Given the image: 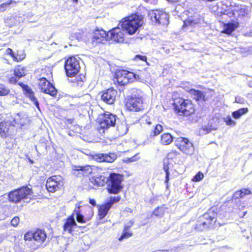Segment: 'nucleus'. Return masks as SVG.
<instances>
[{
    "instance_id": "nucleus-46",
    "label": "nucleus",
    "mask_w": 252,
    "mask_h": 252,
    "mask_svg": "<svg viewBox=\"0 0 252 252\" xmlns=\"http://www.w3.org/2000/svg\"><path fill=\"white\" fill-rule=\"evenodd\" d=\"M64 122L67 125L68 128H71V126H69V125L72 126L74 123V120L73 119H66L65 121H64Z\"/></svg>"
},
{
    "instance_id": "nucleus-54",
    "label": "nucleus",
    "mask_w": 252,
    "mask_h": 252,
    "mask_svg": "<svg viewBox=\"0 0 252 252\" xmlns=\"http://www.w3.org/2000/svg\"><path fill=\"white\" fill-rule=\"evenodd\" d=\"M203 129L204 130H206L207 133H209V132H211V130H212V129H211V128H208V127H203Z\"/></svg>"
},
{
    "instance_id": "nucleus-1",
    "label": "nucleus",
    "mask_w": 252,
    "mask_h": 252,
    "mask_svg": "<svg viewBox=\"0 0 252 252\" xmlns=\"http://www.w3.org/2000/svg\"><path fill=\"white\" fill-rule=\"evenodd\" d=\"M46 238L44 231L38 229L35 232H28L25 234L24 240L26 246L31 251L38 249Z\"/></svg>"
},
{
    "instance_id": "nucleus-21",
    "label": "nucleus",
    "mask_w": 252,
    "mask_h": 252,
    "mask_svg": "<svg viewBox=\"0 0 252 252\" xmlns=\"http://www.w3.org/2000/svg\"><path fill=\"white\" fill-rule=\"evenodd\" d=\"M67 77V81L70 83L72 86L75 87H82L83 85L85 77L83 74H72L66 75Z\"/></svg>"
},
{
    "instance_id": "nucleus-48",
    "label": "nucleus",
    "mask_w": 252,
    "mask_h": 252,
    "mask_svg": "<svg viewBox=\"0 0 252 252\" xmlns=\"http://www.w3.org/2000/svg\"><path fill=\"white\" fill-rule=\"evenodd\" d=\"M19 79H18V77H17V76H14L9 78V82L11 84H15L18 81Z\"/></svg>"
},
{
    "instance_id": "nucleus-52",
    "label": "nucleus",
    "mask_w": 252,
    "mask_h": 252,
    "mask_svg": "<svg viewBox=\"0 0 252 252\" xmlns=\"http://www.w3.org/2000/svg\"><path fill=\"white\" fill-rule=\"evenodd\" d=\"M15 58H17V60L20 59L21 60L19 61V62H21L25 58V56H18V55L15 56Z\"/></svg>"
},
{
    "instance_id": "nucleus-13",
    "label": "nucleus",
    "mask_w": 252,
    "mask_h": 252,
    "mask_svg": "<svg viewBox=\"0 0 252 252\" xmlns=\"http://www.w3.org/2000/svg\"><path fill=\"white\" fill-rule=\"evenodd\" d=\"M38 88L44 93L51 96L56 95L57 91L54 86L45 77L38 79Z\"/></svg>"
},
{
    "instance_id": "nucleus-44",
    "label": "nucleus",
    "mask_w": 252,
    "mask_h": 252,
    "mask_svg": "<svg viewBox=\"0 0 252 252\" xmlns=\"http://www.w3.org/2000/svg\"><path fill=\"white\" fill-rule=\"evenodd\" d=\"M19 221L20 219L19 217H15L12 219L11 224L13 226H17L19 223Z\"/></svg>"
},
{
    "instance_id": "nucleus-38",
    "label": "nucleus",
    "mask_w": 252,
    "mask_h": 252,
    "mask_svg": "<svg viewBox=\"0 0 252 252\" xmlns=\"http://www.w3.org/2000/svg\"><path fill=\"white\" fill-rule=\"evenodd\" d=\"M223 121L228 126H234L236 125V122L231 119L230 116H227L224 118Z\"/></svg>"
},
{
    "instance_id": "nucleus-30",
    "label": "nucleus",
    "mask_w": 252,
    "mask_h": 252,
    "mask_svg": "<svg viewBox=\"0 0 252 252\" xmlns=\"http://www.w3.org/2000/svg\"><path fill=\"white\" fill-rule=\"evenodd\" d=\"M117 130L121 135L126 134L128 131V127L125 122L122 123L117 125Z\"/></svg>"
},
{
    "instance_id": "nucleus-51",
    "label": "nucleus",
    "mask_w": 252,
    "mask_h": 252,
    "mask_svg": "<svg viewBox=\"0 0 252 252\" xmlns=\"http://www.w3.org/2000/svg\"><path fill=\"white\" fill-rule=\"evenodd\" d=\"M176 251V249H172L169 250H162V251H159L158 252H175Z\"/></svg>"
},
{
    "instance_id": "nucleus-7",
    "label": "nucleus",
    "mask_w": 252,
    "mask_h": 252,
    "mask_svg": "<svg viewBox=\"0 0 252 252\" xmlns=\"http://www.w3.org/2000/svg\"><path fill=\"white\" fill-rule=\"evenodd\" d=\"M136 78V75L130 71L126 70H121L117 71L116 79L120 85H126L129 82H133Z\"/></svg>"
},
{
    "instance_id": "nucleus-50",
    "label": "nucleus",
    "mask_w": 252,
    "mask_h": 252,
    "mask_svg": "<svg viewBox=\"0 0 252 252\" xmlns=\"http://www.w3.org/2000/svg\"><path fill=\"white\" fill-rule=\"evenodd\" d=\"M135 59L140 60L143 61H146L147 57L145 56L138 55L135 56Z\"/></svg>"
},
{
    "instance_id": "nucleus-3",
    "label": "nucleus",
    "mask_w": 252,
    "mask_h": 252,
    "mask_svg": "<svg viewBox=\"0 0 252 252\" xmlns=\"http://www.w3.org/2000/svg\"><path fill=\"white\" fill-rule=\"evenodd\" d=\"M32 191L28 187H23L20 189L11 191L8 194V198L10 202L18 203L21 200L25 202H29Z\"/></svg>"
},
{
    "instance_id": "nucleus-57",
    "label": "nucleus",
    "mask_w": 252,
    "mask_h": 252,
    "mask_svg": "<svg viewBox=\"0 0 252 252\" xmlns=\"http://www.w3.org/2000/svg\"><path fill=\"white\" fill-rule=\"evenodd\" d=\"M148 124L149 125H151V122H148Z\"/></svg>"
},
{
    "instance_id": "nucleus-28",
    "label": "nucleus",
    "mask_w": 252,
    "mask_h": 252,
    "mask_svg": "<svg viewBox=\"0 0 252 252\" xmlns=\"http://www.w3.org/2000/svg\"><path fill=\"white\" fill-rule=\"evenodd\" d=\"M189 92L190 94L194 95V98L196 99V100L203 101H205L206 100L205 95L202 92L194 89H191L189 90Z\"/></svg>"
},
{
    "instance_id": "nucleus-17",
    "label": "nucleus",
    "mask_w": 252,
    "mask_h": 252,
    "mask_svg": "<svg viewBox=\"0 0 252 252\" xmlns=\"http://www.w3.org/2000/svg\"><path fill=\"white\" fill-rule=\"evenodd\" d=\"M126 106L130 111L137 112L142 109L143 101L140 97H131L128 100Z\"/></svg>"
},
{
    "instance_id": "nucleus-22",
    "label": "nucleus",
    "mask_w": 252,
    "mask_h": 252,
    "mask_svg": "<svg viewBox=\"0 0 252 252\" xmlns=\"http://www.w3.org/2000/svg\"><path fill=\"white\" fill-rule=\"evenodd\" d=\"M11 119L12 120H10V124L12 126H14L16 124L24 126L26 125L27 122L26 117L22 113L14 114L11 116Z\"/></svg>"
},
{
    "instance_id": "nucleus-34",
    "label": "nucleus",
    "mask_w": 252,
    "mask_h": 252,
    "mask_svg": "<svg viewBox=\"0 0 252 252\" xmlns=\"http://www.w3.org/2000/svg\"><path fill=\"white\" fill-rule=\"evenodd\" d=\"M14 2L12 0H8L5 2H4L0 5V11L4 12L6 10L10 8V5Z\"/></svg>"
},
{
    "instance_id": "nucleus-12",
    "label": "nucleus",
    "mask_w": 252,
    "mask_h": 252,
    "mask_svg": "<svg viewBox=\"0 0 252 252\" xmlns=\"http://www.w3.org/2000/svg\"><path fill=\"white\" fill-rule=\"evenodd\" d=\"M149 15L152 22H155L156 24L162 25L168 24V14L162 10H152L150 12Z\"/></svg>"
},
{
    "instance_id": "nucleus-4",
    "label": "nucleus",
    "mask_w": 252,
    "mask_h": 252,
    "mask_svg": "<svg viewBox=\"0 0 252 252\" xmlns=\"http://www.w3.org/2000/svg\"><path fill=\"white\" fill-rule=\"evenodd\" d=\"M176 111L180 115L188 116L194 112L193 104L188 99H180L174 103Z\"/></svg>"
},
{
    "instance_id": "nucleus-8",
    "label": "nucleus",
    "mask_w": 252,
    "mask_h": 252,
    "mask_svg": "<svg viewBox=\"0 0 252 252\" xmlns=\"http://www.w3.org/2000/svg\"><path fill=\"white\" fill-rule=\"evenodd\" d=\"M175 142L176 147L183 153L189 155L193 153V145L188 139L183 137H179L176 139Z\"/></svg>"
},
{
    "instance_id": "nucleus-6",
    "label": "nucleus",
    "mask_w": 252,
    "mask_h": 252,
    "mask_svg": "<svg viewBox=\"0 0 252 252\" xmlns=\"http://www.w3.org/2000/svg\"><path fill=\"white\" fill-rule=\"evenodd\" d=\"M122 176L120 174L113 173L108 178V190L112 193H118L122 188Z\"/></svg>"
},
{
    "instance_id": "nucleus-9",
    "label": "nucleus",
    "mask_w": 252,
    "mask_h": 252,
    "mask_svg": "<svg viewBox=\"0 0 252 252\" xmlns=\"http://www.w3.org/2000/svg\"><path fill=\"white\" fill-rule=\"evenodd\" d=\"M117 117L116 115L106 112L101 114L99 117L100 127L103 129H107L113 126L116 123Z\"/></svg>"
},
{
    "instance_id": "nucleus-36",
    "label": "nucleus",
    "mask_w": 252,
    "mask_h": 252,
    "mask_svg": "<svg viewBox=\"0 0 252 252\" xmlns=\"http://www.w3.org/2000/svg\"><path fill=\"white\" fill-rule=\"evenodd\" d=\"M10 90L4 85L0 84V96H4L8 94Z\"/></svg>"
},
{
    "instance_id": "nucleus-43",
    "label": "nucleus",
    "mask_w": 252,
    "mask_h": 252,
    "mask_svg": "<svg viewBox=\"0 0 252 252\" xmlns=\"http://www.w3.org/2000/svg\"><path fill=\"white\" fill-rule=\"evenodd\" d=\"M163 169L166 173V179H165V183L167 184V186L168 183V182L169 180V175H170V173L169 172V168H168V166L164 165L163 167Z\"/></svg>"
},
{
    "instance_id": "nucleus-26",
    "label": "nucleus",
    "mask_w": 252,
    "mask_h": 252,
    "mask_svg": "<svg viewBox=\"0 0 252 252\" xmlns=\"http://www.w3.org/2000/svg\"><path fill=\"white\" fill-rule=\"evenodd\" d=\"M110 208V205L108 204L107 203L100 206L98 208V216L99 219H103L106 216Z\"/></svg>"
},
{
    "instance_id": "nucleus-45",
    "label": "nucleus",
    "mask_w": 252,
    "mask_h": 252,
    "mask_svg": "<svg viewBox=\"0 0 252 252\" xmlns=\"http://www.w3.org/2000/svg\"><path fill=\"white\" fill-rule=\"evenodd\" d=\"M239 191L241 192V195L242 197H244L246 195H248L251 193V191L249 189H243L239 190Z\"/></svg>"
},
{
    "instance_id": "nucleus-24",
    "label": "nucleus",
    "mask_w": 252,
    "mask_h": 252,
    "mask_svg": "<svg viewBox=\"0 0 252 252\" xmlns=\"http://www.w3.org/2000/svg\"><path fill=\"white\" fill-rule=\"evenodd\" d=\"M133 224V222L132 221H130L125 226L123 233L119 239L120 241H122L123 239H127L132 236V233L129 231V229L132 226Z\"/></svg>"
},
{
    "instance_id": "nucleus-32",
    "label": "nucleus",
    "mask_w": 252,
    "mask_h": 252,
    "mask_svg": "<svg viewBox=\"0 0 252 252\" xmlns=\"http://www.w3.org/2000/svg\"><path fill=\"white\" fill-rule=\"evenodd\" d=\"M163 130V127L161 125L158 124L157 125L154 129L151 131L149 136L153 137L158 135Z\"/></svg>"
},
{
    "instance_id": "nucleus-15",
    "label": "nucleus",
    "mask_w": 252,
    "mask_h": 252,
    "mask_svg": "<svg viewBox=\"0 0 252 252\" xmlns=\"http://www.w3.org/2000/svg\"><path fill=\"white\" fill-rule=\"evenodd\" d=\"M107 37H108L109 40L122 43L124 41V31L119 28H114L107 32Z\"/></svg>"
},
{
    "instance_id": "nucleus-19",
    "label": "nucleus",
    "mask_w": 252,
    "mask_h": 252,
    "mask_svg": "<svg viewBox=\"0 0 252 252\" xmlns=\"http://www.w3.org/2000/svg\"><path fill=\"white\" fill-rule=\"evenodd\" d=\"M117 91L114 89H109L104 91L101 95V100L108 104H112L115 101Z\"/></svg>"
},
{
    "instance_id": "nucleus-49",
    "label": "nucleus",
    "mask_w": 252,
    "mask_h": 252,
    "mask_svg": "<svg viewBox=\"0 0 252 252\" xmlns=\"http://www.w3.org/2000/svg\"><path fill=\"white\" fill-rule=\"evenodd\" d=\"M239 198H242L241 195V192L239 190L235 192V193L233 195V199H238Z\"/></svg>"
},
{
    "instance_id": "nucleus-27",
    "label": "nucleus",
    "mask_w": 252,
    "mask_h": 252,
    "mask_svg": "<svg viewBox=\"0 0 252 252\" xmlns=\"http://www.w3.org/2000/svg\"><path fill=\"white\" fill-rule=\"evenodd\" d=\"M222 32L229 34L231 33L238 27L237 23H229L224 25Z\"/></svg>"
},
{
    "instance_id": "nucleus-14",
    "label": "nucleus",
    "mask_w": 252,
    "mask_h": 252,
    "mask_svg": "<svg viewBox=\"0 0 252 252\" xmlns=\"http://www.w3.org/2000/svg\"><path fill=\"white\" fill-rule=\"evenodd\" d=\"M63 182L57 176H53L47 180L46 188L49 192H55L63 187Z\"/></svg>"
},
{
    "instance_id": "nucleus-53",
    "label": "nucleus",
    "mask_w": 252,
    "mask_h": 252,
    "mask_svg": "<svg viewBox=\"0 0 252 252\" xmlns=\"http://www.w3.org/2000/svg\"><path fill=\"white\" fill-rule=\"evenodd\" d=\"M90 203L93 206H95L96 204L95 200L94 199H90L89 201Z\"/></svg>"
},
{
    "instance_id": "nucleus-2",
    "label": "nucleus",
    "mask_w": 252,
    "mask_h": 252,
    "mask_svg": "<svg viewBox=\"0 0 252 252\" xmlns=\"http://www.w3.org/2000/svg\"><path fill=\"white\" fill-rule=\"evenodd\" d=\"M144 23L143 17L141 15L132 14L124 18L122 22V27L130 35L135 33Z\"/></svg>"
},
{
    "instance_id": "nucleus-16",
    "label": "nucleus",
    "mask_w": 252,
    "mask_h": 252,
    "mask_svg": "<svg viewBox=\"0 0 252 252\" xmlns=\"http://www.w3.org/2000/svg\"><path fill=\"white\" fill-rule=\"evenodd\" d=\"M93 167L94 166L92 167L89 165L85 166L73 165L72 167V173L77 176H86L92 173Z\"/></svg>"
},
{
    "instance_id": "nucleus-10",
    "label": "nucleus",
    "mask_w": 252,
    "mask_h": 252,
    "mask_svg": "<svg viewBox=\"0 0 252 252\" xmlns=\"http://www.w3.org/2000/svg\"><path fill=\"white\" fill-rule=\"evenodd\" d=\"M204 218L205 220L199 222L196 224V229L198 230L203 231L211 227L213 223L217 220V214L212 211H209L207 213L204 214Z\"/></svg>"
},
{
    "instance_id": "nucleus-18",
    "label": "nucleus",
    "mask_w": 252,
    "mask_h": 252,
    "mask_svg": "<svg viewBox=\"0 0 252 252\" xmlns=\"http://www.w3.org/2000/svg\"><path fill=\"white\" fill-rule=\"evenodd\" d=\"M108 40L107 33L103 30H96L93 33L92 41L94 43L104 44Z\"/></svg>"
},
{
    "instance_id": "nucleus-47",
    "label": "nucleus",
    "mask_w": 252,
    "mask_h": 252,
    "mask_svg": "<svg viewBox=\"0 0 252 252\" xmlns=\"http://www.w3.org/2000/svg\"><path fill=\"white\" fill-rule=\"evenodd\" d=\"M139 158L137 155H135L131 158H127L125 159V161L126 162H133L136 161Z\"/></svg>"
},
{
    "instance_id": "nucleus-11",
    "label": "nucleus",
    "mask_w": 252,
    "mask_h": 252,
    "mask_svg": "<svg viewBox=\"0 0 252 252\" xmlns=\"http://www.w3.org/2000/svg\"><path fill=\"white\" fill-rule=\"evenodd\" d=\"M64 68L66 75L77 74L80 69L79 61L74 57H69L65 61Z\"/></svg>"
},
{
    "instance_id": "nucleus-42",
    "label": "nucleus",
    "mask_w": 252,
    "mask_h": 252,
    "mask_svg": "<svg viewBox=\"0 0 252 252\" xmlns=\"http://www.w3.org/2000/svg\"><path fill=\"white\" fill-rule=\"evenodd\" d=\"M6 53L7 54L11 56L14 61L19 62V61L21 60L20 59L17 60V58H15V55L14 54L12 50L10 48H7L6 50Z\"/></svg>"
},
{
    "instance_id": "nucleus-41",
    "label": "nucleus",
    "mask_w": 252,
    "mask_h": 252,
    "mask_svg": "<svg viewBox=\"0 0 252 252\" xmlns=\"http://www.w3.org/2000/svg\"><path fill=\"white\" fill-rule=\"evenodd\" d=\"M204 177L203 174L201 172H198L193 177L192 180L194 182L201 181Z\"/></svg>"
},
{
    "instance_id": "nucleus-39",
    "label": "nucleus",
    "mask_w": 252,
    "mask_h": 252,
    "mask_svg": "<svg viewBox=\"0 0 252 252\" xmlns=\"http://www.w3.org/2000/svg\"><path fill=\"white\" fill-rule=\"evenodd\" d=\"M104 154H95L93 156L94 159L97 162H104Z\"/></svg>"
},
{
    "instance_id": "nucleus-56",
    "label": "nucleus",
    "mask_w": 252,
    "mask_h": 252,
    "mask_svg": "<svg viewBox=\"0 0 252 252\" xmlns=\"http://www.w3.org/2000/svg\"><path fill=\"white\" fill-rule=\"evenodd\" d=\"M72 238H69V242H72Z\"/></svg>"
},
{
    "instance_id": "nucleus-37",
    "label": "nucleus",
    "mask_w": 252,
    "mask_h": 252,
    "mask_svg": "<svg viewBox=\"0 0 252 252\" xmlns=\"http://www.w3.org/2000/svg\"><path fill=\"white\" fill-rule=\"evenodd\" d=\"M246 9L245 8H243L242 6H237L233 10L234 12H237L239 15L244 16L245 14H247L246 12Z\"/></svg>"
},
{
    "instance_id": "nucleus-29",
    "label": "nucleus",
    "mask_w": 252,
    "mask_h": 252,
    "mask_svg": "<svg viewBox=\"0 0 252 252\" xmlns=\"http://www.w3.org/2000/svg\"><path fill=\"white\" fill-rule=\"evenodd\" d=\"M173 141L172 136L169 133H165L160 136V143L162 145H167Z\"/></svg>"
},
{
    "instance_id": "nucleus-20",
    "label": "nucleus",
    "mask_w": 252,
    "mask_h": 252,
    "mask_svg": "<svg viewBox=\"0 0 252 252\" xmlns=\"http://www.w3.org/2000/svg\"><path fill=\"white\" fill-rule=\"evenodd\" d=\"M19 85L22 87L23 91L26 96L29 97L36 108L40 110L39 104L37 99L34 96V94L32 90L27 85H25L22 83H19Z\"/></svg>"
},
{
    "instance_id": "nucleus-33",
    "label": "nucleus",
    "mask_w": 252,
    "mask_h": 252,
    "mask_svg": "<svg viewBox=\"0 0 252 252\" xmlns=\"http://www.w3.org/2000/svg\"><path fill=\"white\" fill-rule=\"evenodd\" d=\"M104 162L111 163L117 158V155L114 153L109 154H104Z\"/></svg>"
},
{
    "instance_id": "nucleus-23",
    "label": "nucleus",
    "mask_w": 252,
    "mask_h": 252,
    "mask_svg": "<svg viewBox=\"0 0 252 252\" xmlns=\"http://www.w3.org/2000/svg\"><path fill=\"white\" fill-rule=\"evenodd\" d=\"M108 178L104 175H99L98 176H94L90 179V181L93 185L97 186H103L107 182Z\"/></svg>"
},
{
    "instance_id": "nucleus-55",
    "label": "nucleus",
    "mask_w": 252,
    "mask_h": 252,
    "mask_svg": "<svg viewBox=\"0 0 252 252\" xmlns=\"http://www.w3.org/2000/svg\"><path fill=\"white\" fill-rule=\"evenodd\" d=\"M169 2H176L178 1V0H167Z\"/></svg>"
},
{
    "instance_id": "nucleus-35",
    "label": "nucleus",
    "mask_w": 252,
    "mask_h": 252,
    "mask_svg": "<svg viewBox=\"0 0 252 252\" xmlns=\"http://www.w3.org/2000/svg\"><path fill=\"white\" fill-rule=\"evenodd\" d=\"M197 23L196 20H194L192 17L188 18L187 20H185L184 22V25L183 26V28H184L186 27H188L189 26H193Z\"/></svg>"
},
{
    "instance_id": "nucleus-40",
    "label": "nucleus",
    "mask_w": 252,
    "mask_h": 252,
    "mask_svg": "<svg viewBox=\"0 0 252 252\" xmlns=\"http://www.w3.org/2000/svg\"><path fill=\"white\" fill-rule=\"evenodd\" d=\"M120 200V196H116V197H111L109 200V201L107 202V203L108 204L110 205V207H111L112 205L116 202H118Z\"/></svg>"
},
{
    "instance_id": "nucleus-31",
    "label": "nucleus",
    "mask_w": 252,
    "mask_h": 252,
    "mask_svg": "<svg viewBox=\"0 0 252 252\" xmlns=\"http://www.w3.org/2000/svg\"><path fill=\"white\" fill-rule=\"evenodd\" d=\"M248 112V109L247 108H243L233 112L232 115L235 119H239L242 115L246 114Z\"/></svg>"
},
{
    "instance_id": "nucleus-25",
    "label": "nucleus",
    "mask_w": 252,
    "mask_h": 252,
    "mask_svg": "<svg viewBox=\"0 0 252 252\" xmlns=\"http://www.w3.org/2000/svg\"><path fill=\"white\" fill-rule=\"evenodd\" d=\"M14 74L18 77V79L25 76L26 74V67L21 65L16 66L14 69Z\"/></svg>"
},
{
    "instance_id": "nucleus-5",
    "label": "nucleus",
    "mask_w": 252,
    "mask_h": 252,
    "mask_svg": "<svg viewBox=\"0 0 252 252\" xmlns=\"http://www.w3.org/2000/svg\"><path fill=\"white\" fill-rule=\"evenodd\" d=\"M79 206L78 207V209H75L74 211L73 214L70 216L64 224V231H68L69 233H71L72 228L76 226V223L74 219V216L76 215V220L78 222L85 223L90 219L85 218L84 216L80 213L79 211Z\"/></svg>"
}]
</instances>
